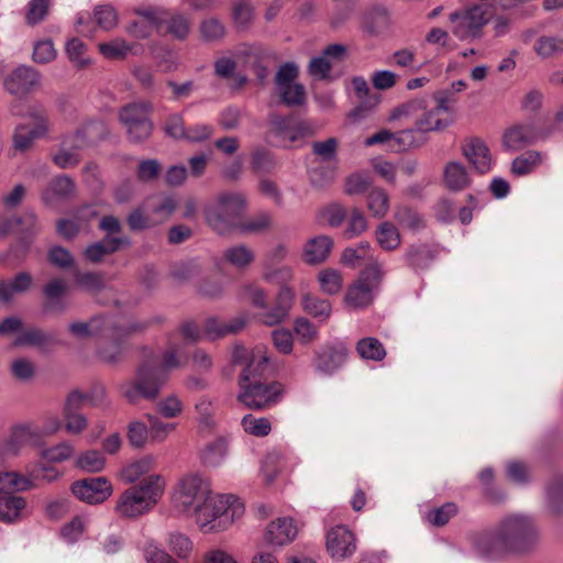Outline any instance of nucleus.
Wrapping results in <instances>:
<instances>
[{
	"mask_svg": "<svg viewBox=\"0 0 563 563\" xmlns=\"http://www.w3.org/2000/svg\"><path fill=\"white\" fill-rule=\"evenodd\" d=\"M541 543V531L532 516L508 514L490 530L474 537L476 551L485 558L497 559L506 555H529Z\"/></svg>",
	"mask_w": 563,
	"mask_h": 563,
	"instance_id": "1",
	"label": "nucleus"
},
{
	"mask_svg": "<svg viewBox=\"0 0 563 563\" xmlns=\"http://www.w3.org/2000/svg\"><path fill=\"white\" fill-rule=\"evenodd\" d=\"M181 366L175 349L166 350L162 357H151L139 365L135 378L121 386L122 395L128 402L135 405L141 398L155 399L169 372Z\"/></svg>",
	"mask_w": 563,
	"mask_h": 563,
	"instance_id": "2",
	"label": "nucleus"
},
{
	"mask_svg": "<svg viewBox=\"0 0 563 563\" xmlns=\"http://www.w3.org/2000/svg\"><path fill=\"white\" fill-rule=\"evenodd\" d=\"M165 487L163 477L151 474L126 488L118 497L114 512L124 519H135L153 509L162 497Z\"/></svg>",
	"mask_w": 563,
	"mask_h": 563,
	"instance_id": "3",
	"label": "nucleus"
},
{
	"mask_svg": "<svg viewBox=\"0 0 563 563\" xmlns=\"http://www.w3.org/2000/svg\"><path fill=\"white\" fill-rule=\"evenodd\" d=\"M246 200L241 192H222L205 209L207 224L218 234L224 235L239 227Z\"/></svg>",
	"mask_w": 563,
	"mask_h": 563,
	"instance_id": "4",
	"label": "nucleus"
},
{
	"mask_svg": "<svg viewBox=\"0 0 563 563\" xmlns=\"http://www.w3.org/2000/svg\"><path fill=\"white\" fill-rule=\"evenodd\" d=\"M244 512V506L231 495L212 496L210 493L196 516L201 529L213 531L232 523Z\"/></svg>",
	"mask_w": 563,
	"mask_h": 563,
	"instance_id": "5",
	"label": "nucleus"
},
{
	"mask_svg": "<svg viewBox=\"0 0 563 563\" xmlns=\"http://www.w3.org/2000/svg\"><path fill=\"white\" fill-rule=\"evenodd\" d=\"M312 133V124L308 121L277 112L268 114L265 140L273 146L290 148L295 142Z\"/></svg>",
	"mask_w": 563,
	"mask_h": 563,
	"instance_id": "6",
	"label": "nucleus"
},
{
	"mask_svg": "<svg viewBox=\"0 0 563 563\" xmlns=\"http://www.w3.org/2000/svg\"><path fill=\"white\" fill-rule=\"evenodd\" d=\"M367 260L365 268L344 297L346 305L356 309L365 308L373 302L374 292L378 289L384 276L382 264L372 255Z\"/></svg>",
	"mask_w": 563,
	"mask_h": 563,
	"instance_id": "7",
	"label": "nucleus"
},
{
	"mask_svg": "<svg viewBox=\"0 0 563 563\" xmlns=\"http://www.w3.org/2000/svg\"><path fill=\"white\" fill-rule=\"evenodd\" d=\"M490 18V7L486 3L471 4L462 10L452 12L449 20L451 32L460 41H473L482 36L484 25Z\"/></svg>",
	"mask_w": 563,
	"mask_h": 563,
	"instance_id": "8",
	"label": "nucleus"
},
{
	"mask_svg": "<svg viewBox=\"0 0 563 563\" xmlns=\"http://www.w3.org/2000/svg\"><path fill=\"white\" fill-rule=\"evenodd\" d=\"M152 111L153 106L147 101L131 102L120 109L119 120L125 126L130 142L142 143L152 135Z\"/></svg>",
	"mask_w": 563,
	"mask_h": 563,
	"instance_id": "9",
	"label": "nucleus"
},
{
	"mask_svg": "<svg viewBox=\"0 0 563 563\" xmlns=\"http://www.w3.org/2000/svg\"><path fill=\"white\" fill-rule=\"evenodd\" d=\"M209 494V483L205 478L197 474L188 475L179 482L173 504L179 512L197 516Z\"/></svg>",
	"mask_w": 563,
	"mask_h": 563,
	"instance_id": "10",
	"label": "nucleus"
},
{
	"mask_svg": "<svg viewBox=\"0 0 563 563\" xmlns=\"http://www.w3.org/2000/svg\"><path fill=\"white\" fill-rule=\"evenodd\" d=\"M245 295L255 307L263 309L260 319L267 325L280 323L288 316L294 301V291L287 286L280 288L272 309L266 306V295L263 289L249 286L245 288Z\"/></svg>",
	"mask_w": 563,
	"mask_h": 563,
	"instance_id": "11",
	"label": "nucleus"
},
{
	"mask_svg": "<svg viewBox=\"0 0 563 563\" xmlns=\"http://www.w3.org/2000/svg\"><path fill=\"white\" fill-rule=\"evenodd\" d=\"M239 401L250 409L262 410L275 406L282 397L283 388L277 382L273 383H247L239 385Z\"/></svg>",
	"mask_w": 563,
	"mask_h": 563,
	"instance_id": "12",
	"label": "nucleus"
},
{
	"mask_svg": "<svg viewBox=\"0 0 563 563\" xmlns=\"http://www.w3.org/2000/svg\"><path fill=\"white\" fill-rule=\"evenodd\" d=\"M434 99L437 104L423 111L422 117L416 121L415 128L411 129L413 131V140L416 141L415 145H419L423 142L422 133L442 131L451 124V120L440 117L443 112L449 111V99L445 92L435 93Z\"/></svg>",
	"mask_w": 563,
	"mask_h": 563,
	"instance_id": "13",
	"label": "nucleus"
},
{
	"mask_svg": "<svg viewBox=\"0 0 563 563\" xmlns=\"http://www.w3.org/2000/svg\"><path fill=\"white\" fill-rule=\"evenodd\" d=\"M552 129H539L534 123L516 124L508 128L503 135V146L507 151H519L552 134Z\"/></svg>",
	"mask_w": 563,
	"mask_h": 563,
	"instance_id": "14",
	"label": "nucleus"
},
{
	"mask_svg": "<svg viewBox=\"0 0 563 563\" xmlns=\"http://www.w3.org/2000/svg\"><path fill=\"white\" fill-rule=\"evenodd\" d=\"M70 490L79 500L96 505L111 496L112 485L106 477H89L74 482Z\"/></svg>",
	"mask_w": 563,
	"mask_h": 563,
	"instance_id": "15",
	"label": "nucleus"
},
{
	"mask_svg": "<svg viewBox=\"0 0 563 563\" xmlns=\"http://www.w3.org/2000/svg\"><path fill=\"white\" fill-rule=\"evenodd\" d=\"M60 427L58 419L53 420L52 427L38 428L33 423L18 424L12 429L11 437L7 443V449L15 454L25 445H37L45 434H52Z\"/></svg>",
	"mask_w": 563,
	"mask_h": 563,
	"instance_id": "16",
	"label": "nucleus"
},
{
	"mask_svg": "<svg viewBox=\"0 0 563 563\" xmlns=\"http://www.w3.org/2000/svg\"><path fill=\"white\" fill-rule=\"evenodd\" d=\"M462 154L472 168L481 175L487 174L493 167V157L487 144L479 137H470L462 144Z\"/></svg>",
	"mask_w": 563,
	"mask_h": 563,
	"instance_id": "17",
	"label": "nucleus"
},
{
	"mask_svg": "<svg viewBox=\"0 0 563 563\" xmlns=\"http://www.w3.org/2000/svg\"><path fill=\"white\" fill-rule=\"evenodd\" d=\"M40 74L30 66H19L4 79L5 90L14 96H24L40 82Z\"/></svg>",
	"mask_w": 563,
	"mask_h": 563,
	"instance_id": "18",
	"label": "nucleus"
},
{
	"mask_svg": "<svg viewBox=\"0 0 563 563\" xmlns=\"http://www.w3.org/2000/svg\"><path fill=\"white\" fill-rule=\"evenodd\" d=\"M327 550L338 560L351 556L356 550L354 534L345 526L333 527L327 534Z\"/></svg>",
	"mask_w": 563,
	"mask_h": 563,
	"instance_id": "19",
	"label": "nucleus"
},
{
	"mask_svg": "<svg viewBox=\"0 0 563 563\" xmlns=\"http://www.w3.org/2000/svg\"><path fill=\"white\" fill-rule=\"evenodd\" d=\"M68 286L63 278H52L42 288L43 310L49 313H63L68 309L65 299Z\"/></svg>",
	"mask_w": 563,
	"mask_h": 563,
	"instance_id": "20",
	"label": "nucleus"
},
{
	"mask_svg": "<svg viewBox=\"0 0 563 563\" xmlns=\"http://www.w3.org/2000/svg\"><path fill=\"white\" fill-rule=\"evenodd\" d=\"M104 133V124L98 120H90L81 128L77 129L73 134L65 136L63 145L77 152L95 141L102 137Z\"/></svg>",
	"mask_w": 563,
	"mask_h": 563,
	"instance_id": "21",
	"label": "nucleus"
},
{
	"mask_svg": "<svg viewBox=\"0 0 563 563\" xmlns=\"http://www.w3.org/2000/svg\"><path fill=\"white\" fill-rule=\"evenodd\" d=\"M77 192L74 180L67 175L54 177L42 191V200L51 206L56 201L74 197Z\"/></svg>",
	"mask_w": 563,
	"mask_h": 563,
	"instance_id": "22",
	"label": "nucleus"
},
{
	"mask_svg": "<svg viewBox=\"0 0 563 563\" xmlns=\"http://www.w3.org/2000/svg\"><path fill=\"white\" fill-rule=\"evenodd\" d=\"M346 349L324 346L316 352L313 365L316 369L324 375H332L346 360Z\"/></svg>",
	"mask_w": 563,
	"mask_h": 563,
	"instance_id": "23",
	"label": "nucleus"
},
{
	"mask_svg": "<svg viewBox=\"0 0 563 563\" xmlns=\"http://www.w3.org/2000/svg\"><path fill=\"white\" fill-rule=\"evenodd\" d=\"M443 181L451 191H463L472 184V178L466 166L459 161H450L443 168Z\"/></svg>",
	"mask_w": 563,
	"mask_h": 563,
	"instance_id": "24",
	"label": "nucleus"
},
{
	"mask_svg": "<svg viewBox=\"0 0 563 563\" xmlns=\"http://www.w3.org/2000/svg\"><path fill=\"white\" fill-rule=\"evenodd\" d=\"M129 243L126 238L106 236L103 240L88 245L84 251V257L92 264H98L104 256L115 253L122 245Z\"/></svg>",
	"mask_w": 563,
	"mask_h": 563,
	"instance_id": "25",
	"label": "nucleus"
},
{
	"mask_svg": "<svg viewBox=\"0 0 563 563\" xmlns=\"http://www.w3.org/2000/svg\"><path fill=\"white\" fill-rule=\"evenodd\" d=\"M297 528L291 518H278L267 526L265 540L273 545H284L291 542L297 536Z\"/></svg>",
	"mask_w": 563,
	"mask_h": 563,
	"instance_id": "26",
	"label": "nucleus"
},
{
	"mask_svg": "<svg viewBox=\"0 0 563 563\" xmlns=\"http://www.w3.org/2000/svg\"><path fill=\"white\" fill-rule=\"evenodd\" d=\"M33 285V277L29 272H19L12 279L0 280V301L10 303L15 295L27 292Z\"/></svg>",
	"mask_w": 563,
	"mask_h": 563,
	"instance_id": "27",
	"label": "nucleus"
},
{
	"mask_svg": "<svg viewBox=\"0 0 563 563\" xmlns=\"http://www.w3.org/2000/svg\"><path fill=\"white\" fill-rule=\"evenodd\" d=\"M245 325L243 318H234L229 321L218 318H208L203 324V333L210 340H218L230 334H235Z\"/></svg>",
	"mask_w": 563,
	"mask_h": 563,
	"instance_id": "28",
	"label": "nucleus"
},
{
	"mask_svg": "<svg viewBox=\"0 0 563 563\" xmlns=\"http://www.w3.org/2000/svg\"><path fill=\"white\" fill-rule=\"evenodd\" d=\"M269 371L268 358L261 352L253 354L251 360L243 367L239 377V385L247 383H266V376Z\"/></svg>",
	"mask_w": 563,
	"mask_h": 563,
	"instance_id": "29",
	"label": "nucleus"
},
{
	"mask_svg": "<svg viewBox=\"0 0 563 563\" xmlns=\"http://www.w3.org/2000/svg\"><path fill=\"white\" fill-rule=\"evenodd\" d=\"M26 500L22 496L9 493L0 494V521L15 523L22 520Z\"/></svg>",
	"mask_w": 563,
	"mask_h": 563,
	"instance_id": "30",
	"label": "nucleus"
},
{
	"mask_svg": "<svg viewBox=\"0 0 563 563\" xmlns=\"http://www.w3.org/2000/svg\"><path fill=\"white\" fill-rule=\"evenodd\" d=\"M333 247V240L328 235H318L307 241L303 247V261L307 264H320L327 260Z\"/></svg>",
	"mask_w": 563,
	"mask_h": 563,
	"instance_id": "31",
	"label": "nucleus"
},
{
	"mask_svg": "<svg viewBox=\"0 0 563 563\" xmlns=\"http://www.w3.org/2000/svg\"><path fill=\"white\" fill-rule=\"evenodd\" d=\"M222 258L230 266L244 272L255 261V253L246 244H235L223 251Z\"/></svg>",
	"mask_w": 563,
	"mask_h": 563,
	"instance_id": "32",
	"label": "nucleus"
},
{
	"mask_svg": "<svg viewBox=\"0 0 563 563\" xmlns=\"http://www.w3.org/2000/svg\"><path fill=\"white\" fill-rule=\"evenodd\" d=\"M389 24V14L382 4L368 7L362 18V26L369 34H378Z\"/></svg>",
	"mask_w": 563,
	"mask_h": 563,
	"instance_id": "33",
	"label": "nucleus"
},
{
	"mask_svg": "<svg viewBox=\"0 0 563 563\" xmlns=\"http://www.w3.org/2000/svg\"><path fill=\"white\" fill-rule=\"evenodd\" d=\"M269 55V52L262 47H250L244 52L245 66L254 73L261 82L265 81L268 76L267 65Z\"/></svg>",
	"mask_w": 563,
	"mask_h": 563,
	"instance_id": "34",
	"label": "nucleus"
},
{
	"mask_svg": "<svg viewBox=\"0 0 563 563\" xmlns=\"http://www.w3.org/2000/svg\"><path fill=\"white\" fill-rule=\"evenodd\" d=\"M155 467V457L144 455L141 459L131 462L120 471V478L125 484H132L139 481L143 475L150 473Z\"/></svg>",
	"mask_w": 563,
	"mask_h": 563,
	"instance_id": "35",
	"label": "nucleus"
},
{
	"mask_svg": "<svg viewBox=\"0 0 563 563\" xmlns=\"http://www.w3.org/2000/svg\"><path fill=\"white\" fill-rule=\"evenodd\" d=\"M395 140L400 147L406 148L415 145L416 141L413 140V131L412 130H402L397 133H391L387 130H382L372 136L365 140L366 146H373L375 144H383L387 141Z\"/></svg>",
	"mask_w": 563,
	"mask_h": 563,
	"instance_id": "36",
	"label": "nucleus"
},
{
	"mask_svg": "<svg viewBox=\"0 0 563 563\" xmlns=\"http://www.w3.org/2000/svg\"><path fill=\"white\" fill-rule=\"evenodd\" d=\"M547 508L554 517L563 515V476H554L547 486Z\"/></svg>",
	"mask_w": 563,
	"mask_h": 563,
	"instance_id": "37",
	"label": "nucleus"
},
{
	"mask_svg": "<svg viewBox=\"0 0 563 563\" xmlns=\"http://www.w3.org/2000/svg\"><path fill=\"white\" fill-rule=\"evenodd\" d=\"M375 238L377 244L387 252L398 249L401 243V236L398 229L388 221L382 222L377 227Z\"/></svg>",
	"mask_w": 563,
	"mask_h": 563,
	"instance_id": "38",
	"label": "nucleus"
},
{
	"mask_svg": "<svg viewBox=\"0 0 563 563\" xmlns=\"http://www.w3.org/2000/svg\"><path fill=\"white\" fill-rule=\"evenodd\" d=\"M404 258L412 269H424L432 262L433 253L426 244L411 245L406 250Z\"/></svg>",
	"mask_w": 563,
	"mask_h": 563,
	"instance_id": "39",
	"label": "nucleus"
},
{
	"mask_svg": "<svg viewBox=\"0 0 563 563\" xmlns=\"http://www.w3.org/2000/svg\"><path fill=\"white\" fill-rule=\"evenodd\" d=\"M302 307L307 313L322 321L327 320L332 312V306L329 300L321 299L312 294L302 295Z\"/></svg>",
	"mask_w": 563,
	"mask_h": 563,
	"instance_id": "40",
	"label": "nucleus"
},
{
	"mask_svg": "<svg viewBox=\"0 0 563 563\" xmlns=\"http://www.w3.org/2000/svg\"><path fill=\"white\" fill-rule=\"evenodd\" d=\"M164 24H166V32L179 41L187 38L190 32V21L183 13L169 14L166 11V21Z\"/></svg>",
	"mask_w": 563,
	"mask_h": 563,
	"instance_id": "41",
	"label": "nucleus"
},
{
	"mask_svg": "<svg viewBox=\"0 0 563 563\" xmlns=\"http://www.w3.org/2000/svg\"><path fill=\"white\" fill-rule=\"evenodd\" d=\"M358 355L364 360L382 361L386 351L380 341L376 338H363L356 344Z\"/></svg>",
	"mask_w": 563,
	"mask_h": 563,
	"instance_id": "42",
	"label": "nucleus"
},
{
	"mask_svg": "<svg viewBox=\"0 0 563 563\" xmlns=\"http://www.w3.org/2000/svg\"><path fill=\"white\" fill-rule=\"evenodd\" d=\"M541 162V153L528 151L517 156L511 163V173L517 176H525L533 172Z\"/></svg>",
	"mask_w": 563,
	"mask_h": 563,
	"instance_id": "43",
	"label": "nucleus"
},
{
	"mask_svg": "<svg viewBox=\"0 0 563 563\" xmlns=\"http://www.w3.org/2000/svg\"><path fill=\"white\" fill-rule=\"evenodd\" d=\"M367 208L375 218H384L389 209V197L387 192L378 187H374L367 195Z\"/></svg>",
	"mask_w": 563,
	"mask_h": 563,
	"instance_id": "44",
	"label": "nucleus"
},
{
	"mask_svg": "<svg viewBox=\"0 0 563 563\" xmlns=\"http://www.w3.org/2000/svg\"><path fill=\"white\" fill-rule=\"evenodd\" d=\"M394 217L400 225L412 231H418L424 227L422 217L408 206L397 207Z\"/></svg>",
	"mask_w": 563,
	"mask_h": 563,
	"instance_id": "45",
	"label": "nucleus"
},
{
	"mask_svg": "<svg viewBox=\"0 0 563 563\" xmlns=\"http://www.w3.org/2000/svg\"><path fill=\"white\" fill-rule=\"evenodd\" d=\"M228 445L224 439L219 438L210 442L202 452L201 459L206 465L218 466L225 457Z\"/></svg>",
	"mask_w": 563,
	"mask_h": 563,
	"instance_id": "46",
	"label": "nucleus"
},
{
	"mask_svg": "<svg viewBox=\"0 0 563 563\" xmlns=\"http://www.w3.org/2000/svg\"><path fill=\"white\" fill-rule=\"evenodd\" d=\"M46 133H40L36 129H27L25 124H19L13 134V146L15 150L24 152L29 150L36 139Z\"/></svg>",
	"mask_w": 563,
	"mask_h": 563,
	"instance_id": "47",
	"label": "nucleus"
},
{
	"mask_svg": "<svg viewBox=\"0 0 563 563\" xmlns=\"http://www.w3.org/2000/svg\"><path fill=\"white\" fill-rule=\"evenodd\" d=\"M251 167L256 173L273 172L276 167L274 154L264 147L254 150L251 156Z\"/></svg>",
	"mask_w": 563,
	"mask_h": 563,
	"instance_id": "48",
	"label": "nucleus"
},
{
	"mask_svg": "<svg viewBox=\"0 0 563 563\" xmlns=\"http://www.w3.org/2000/svg\"><path fill=\"white\" fill-rule=\"evenodd\" d=\"M11 113L16 117H27L34 122V129H36L40 133H47L48 131V120L47 113L45 109L40 106H31L26 113H22L16 106L11 108Z\"/></svg>",
	"mask_w": 563,
	"mask_h": 563,
	"instance_id": "49",
	"label": "nucleus"
},
{
	"mask_svg": "<svg viewBox=\"0 0 563 563\" xmlns=\"http://www.w3.org/2000/svg\"><path fill=\"white\" fill-rule=\"evenodd\" d=\"M533 48L542 58H549L563 53V38L558 36H541L536 41Z\"/></svg>",
	"mask_w": 563,
	"mask_h": 563,
	"instance_id": "50",
	"label": "nucleus"
},
{
	"mask_svg": "<svg viewBox=\"0 0 563 563\" xmlns=\"http://www.w3.org/2000/svg\"><path fill=\"white\" fill-rule=\"evenodd\" d=\"M74 278L76 284L87 291L97 292L104 288L103 276L97 272H80L75 269Z\"/></svg>",
	"mask_w": 563,
	"mask_h": 563,
	"instance_id": "51",
	"label": "nucleus"
},
{
	"mask_svg": "<svg viewBox=\"0 0 563 563\" xmlns=\"http://www.w3.org/2000/svg\"><path fill=\"white\" fill-rule=\"evenodd\" d=\"M318 280L321 290L327 295H335L342 289V275L339 271L327 268L319 273Z\"/></svg>",
	"mask_w": 563,
	"mask_h": 563,
	"instance_id": "52",
	"label": "nucleus"
},
{
	"mask_svg": "<svg viewBox=\"0 0 563 563\" xmlns=\"http://www.w3.org/2000/svg\"><path fill=\"white\" fill-rule=\"evenodd\" d=\"M372 178L366 173H354L346 177L344 183V192L349 196L363 195L369 190Z\"/></svg>",
	"mask_w": 563,
	"mask_h": 563,
	"instance_id": "53",
	"label": "nucleus"
},
{
	"mask_svg": "<svg viewBox=\"0 0 563 563\" xmlns=\"http://www.w3.org/2000/svg\"><path fill=\"white\" fill-rule=\"evenodd\" d=\"M52 0H30L25 14L27 25L34 26L45 20L48 15Z\"/></svg>",
	"mask_w": 563,
	"mask_h": 563,
	"instance_id": "54",
	"label": "nucleus"
},
{
	"mask_svg": "<svg viewBox=\"0 0 563 563\" xmlns=\"http://www.w3.org/2000/svg\"><path fill=\"white\" fill-rule=\"evenodd\" d=\"M106 460L103 455L96 450L81 453L76 461L77 467L85 472L98 473L104 468Z\"/></svg>",
	"mask_w": 563,
	"mask_h": 563,
	"instance_id": "55",
	"label": "nucleus"
},
{
	"mask_svg": "<svg viewBox=\"0 0 563 563\" xmlns=\"http://www.w3.org/2000/svg\"><path fill=\"white\" fill-rule=\"evenodd\" d=\"M201 38L205 42H218L225 35V27L222 22L216 18L205 19L199 26Z\"/></svg>",
	"mask_w": 563,
	"mask_h": 563,
	"instance_id": "56",
	"label": "nucleus"
},
{
	"mask_svg": "<svg viewBox=\"0 0 563 563\" xmlns=\"http://www.w3.org/2000/svg\"><path fill=\"white\" fill-rule=\"evenodd\" d=\"M169 550L179 559H187L192 552L194 545L191 540L181 532H170L167 538Z\"/></svg>",
	"mask_w": 563,
	"mask_h": 563,
	"instance_id": "57",
	"label": "nucleus"
},
{
	"mask_svg": "<svg viewBox=\"0 0 563 563\" xmlns=\"http://www.w3.org/2000/svg\"><path fill=\"white\" fill-rule=\"evenodd\" d=\"M367 228L368 224L364 212L358 208H352L343 235L345 239H353L365 232Z\"/></svg>",
	"mask_w": 563,
	"mask_h": 563,
	"instance_id": "58",
	"label": "nucleus"
},
{
	"mask_svg": "<svg viewBox=\"0 0 563 563\" xmlns=\"http://www.w3.org/2000/svg\"><path fill=\"white\" fill-rule=\"evenodd\" d=\"M253 13L251 0H233L232 16L238 27H246L253 19Z\"/></svg>",
	"mask_w": 563,
	"mask_h": 563,
	"instance_id": "59",
	"label": "nucleus"
},
{
	"mask_svg": "<svg viewBox=\"0 0 563 563\" xmlns=\"http://www.w3.org/2000/svg\"><path fill=\"white\" fill-rule=\"evenodd\" d=\"M279 96L288 107H296L303 104L306 100V91L301 84H290L283 87H278Z\"/></svg>",
	"mask_w": 563,
	"mask_h": 563,
	"instance_id": "60",
	"label": "nucleus"
},
{
	"mask_svg": "<svg viewBox=\"0 0 563 563\" xmlns=\"http://www.w3.org/2000/svg\"><path fill=\"white\" fill-rule=\"evenodd\" d=\"M48 262L59 269H73L75 268V258L71 253L60 246H52L47 252Z\"/></svg>",
	"mask_w": 563,
	"mask_h": 563,
	"instance_id": "61",
	"label": "nucleus"
},
{
	"mask_svg": "<svg viewBox=\"0 0 563 563\" xmlns=\"http://www.w3.org/2000/svg\"><path fill=\"white\" fill-rule=\"evenodd\" d=\"M93 20L104 31L112 30L118 24V14L110 4L97 5L93 10Z\"/></svg>",
	"mask_w": 563,
	"mask_h": 563,
	"instance_id": "62",
	"label": "nucleus"
},
{
	"mask_svg": "<svg viewBox=\"0 0 563 563\" xmlns=\"http://www.w3.org/2000/svg\"><path fill=\"white\" fill-rule=\"evenodd\" d=\"M241 423L245 432L255 437H265L272 430L267 418H256L253 415H245Z\"/></svg>",
	"mask_w": 563,
	"mask_h": 563,
	"instance_id": "63",
	"label": "nucleus"
},
{
	"mask_svg": "<svg viewBox=\"0 0 563 563\" xmlns=\"http://www.w3.org/2000/svg\"><path fill=\"white\" fill-rule=\"evenodd\" d=\"M12 222L20 227V232L24 239H31L41 231L37 216L32 211L24 212L21 217L11 220Z\"/></svg>",
	"mask_w": 563,
	"mask_h": 563,
	"instance_id": "64",
	"label": "nucleus"
}]
</instances>
